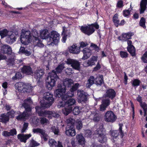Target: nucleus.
I'll return each mask as SVG.
<instances>
[{
    "label": "nucleus",
    "instance_id": "f257e3e1",
    "mask_svg": "<svg viewBox=\"0 0 147 147\" xmlns=\"http://www.w3.org/2000/svg\"><path fill=\"white\" fill-rule=\"evenodd\" d=\"M64 68L63 65L61 64L59 65L55 68V71L53 70L50 75L48 76L46 79L47 81L46 85L47 88L49 90L52 89V88L55 86L56 81L59 80L57 74L61 73Z\"/></svg>",
    "mask_w": 147,
    "mask_h": 147
},
{
    "label": "nucleus",
    "instance_id": "f03ea898",
    "mask_svg": "<svg viewBox=\"0 0 147 147\" xmlns=\"http://www.w3.org/2000/svg\"><path fill=\"white\" fill-rule=\"evenodd\" d=\"M40 36L42 39L49 40L51 43L56 44L59 42L60 35L55 31H52L49 33L48 30L44 29L40 32Z\"/></svg>",
    "mask_w": 147,
    "mask_h": 147
},
{
    "label": "nucleus",
    "instance_id": "7ed1b4c3",
    "mask_svg": "<svg viewBox=\"0 0 147 147\" xmlns=\"http://www.w3.org/2000/svg\"><path fill=\"white\" fill-rule=\"evenodd\" d=\"M53 96V94L49 92L45 93L43 99L40 102L41 107L44 108L49 107L54 101V98Z\"/></svg>",
    "mask_w": 147,
    "mask_h": 147
},
{
    "label": "nucleus",
    "instance_id": "20e7f679",
    "mask_svg": "<svg viewBox=\"0 0 147 147\" xmlns=\"http://www.w3.org/2000/svg\"><path fill=\"white\" fill-rule=\"evenodd\" d=\"M66 122L67 125L65 128V134L68 136H74L76 134L74 127L75 120L71 118L67 119Z\"/></svg>",
    "mask_w": 147,
    "mask_h": 147
},
{
    "label": "nucleus",
    "instance_id": "39448f33",
    "mask_svg": "<svg viewBox=\"0 0 147 147\" xmlns=\"http://www.w3.org/2000/svg\"><path fill=\"white\" fill-rule=\"evenodd\" d=\"M57 88L55 92V94L56 97L60 98L62 100L64 101L69 98L70 95L65 94L66 89H65V86H62L60 84H58Z\"/></svg>",
    "mask_w": 147,
    "mask_h": 147
},
{
    "label": "nucleus",
    "instance_id": "423d86ee",
    "mask_svg": "<svg viewBox=\"0 0 147 147\" xmlns=\"http://www.w3.org/2000/svg\"><path fill=\"white\" fill-rule=\"evenodd\" d=\"M32 36L30 31H22L20 38L21 43L24 45H27L31 42Z\"/></svg>",
    "mask_w": 147,
    "mask_h": 147
},
{
    "label": "nucleus",
    "instance_id": "0eeeda50",
    "mask_svg": "<svg viewBox=\"0 0 147 147\" xmlns=\"http://www.w3.org/2000/svg\"><path fill=\"white\" fill-rule=\"evenodd\" d=\"M119 128L118 130H113L110 131V135L113 138V141H115L114 139H116L119 136H120L121 138H122L124 136V132L122 130V127L123 124L122 123L119 124Z\"/></svg>",
    "mask_w": 147,
    "mask_h": 147
},
{
    "label": "nucleus",
    "instance_id": "6e6552de",
    "mask_svg": "<svg viewBox=\"0 0 147 147\" xmlns=\"http://www.w3.org/2000/svg\"><path fill=\"white\" fill-rule=\"evenodd\" d=\"M95 134L96 135L98 141L102 143L106 142L107 138L104 134L103 128H98L95 131Z\"/></svg>",
    "mask_w": 147,
    "mask_h": 147
},
{
    "label": "nucleus",
    "instance_id": "1a4fd4ad",
    "mask_svg": "<svg viewBox=\"0 0 147 147\" xmlns=\"http://www.w3.org/2000/svg\"><path fill=\"white\" fill-rule=\"evenodd\" d=\"M117 118L116 116L113 112L111 111H107L104 116L105 120L106 121L112 123L115 121Z\"/></svg>",
    "mask_w": 147,
    "mask_h": 147
},
{
    "label": "nucleus",
    "instance_id": "9d476101",
    "mask_svg": "<svg viewBox=\"0 0 147 147\" xmlns=\"http://www.w3.org/2000/svg\"><path fill=\"white\" fill-rule=\"evenodd\" d=\"M77 92L78 102H86L88 100V95L87 93L82 90H78Z\"/></svg>",
    "mask_w": 147,
    "mask_h": 147
},
{
    "label": "nucleus",
    "instance_id": "9b49d317",
    "mask_svg": "<svg viewBox=\"0 0 147 147\" xmlns=\"http://www.w3.org/2000/svg\"><path fill=\"white\" fill-rule=\"evenodd\" d=\"M66 62L67 64L70 65L75 70H79L80 69V63L78 60L68 58Z\"/></svg>",
    "mask_w": 147,
    "mask_h": 147
},
{
    "label": "nucleus",
    "instance_id": "f8f14e48",
    "mask_svg": "<svg viewBox=\"0 0 147 147\" xmlns=\"http://www.w3.org/2000/svg\"><path fill=\"white\" fill-rule=\"evenodd\" d=\"M80 30L82 33L88 36L91 35L95 31L94 28L91 27L90 24L86 26H82Z\"/></svg>",
    "mask_w": 147,
    "mask_h": 147
},
{
    "label": "nucleus",
    "instance_id": "ddd939ff",
    "mask_svg": "<svg viewBox=\"0 0 147 147\" xmlns=\"http://www.w3.org/2000/svg\"><path fill=\"white\" fill-rule=\"evenodd\" d=\"M119 15L117 13H115L113 17L112 21L114 23V25L116 27H117L119 26H123L126 22L124 20H121L120 22V20L118 18Z\"/></svg>",
    "mask_w": 147,
    "mask_h": 147
},
{
    "label": "nucleus",
    "instance_id": "4468645a",
    "mask_svg": "<svg viewBox=\"0 0 147 147\" xmlns=\"http://www.w3.org/2000/svg\"><path fill=\"white\" fill-rule=\"evenodd\" d=\"M16 34L15 33L13 32H10L8 35L6 39L7 42L10 44L13 43L16 40Z\"/></svg>",
    "mask_w": 147,
    "mask_h": 147
},
{
    "label": "nucleus",
    "instance_id": "2eb2a0df",
    "mask_svg": "<svg viewBox=\"0 0 147 147\" xmlns=\"http://www.w3.org/2000/svg\"><path fill=\"white\" fill-rule=\"evenodd\" d=\"M21 71L23 74L31 75L33 74L32 68L29 65H24L21 69Z\"/></svg>",
    "mask_w": 147,
    "mask_h": 147
},
{
    "label": "nucleus",
    "instance_id": "dca6fc26",
    "mask_svg": "<svg viewBox=\"0 0 147 147\" xmlns=\"http://www.w3.org/2000/svg\"><path fill=\"white\" fill-rule=\"evenodd\" d=\"M82 51L83 53V56L82 59L86 60L90 57L92 54V51L90 48H85L82 50Z\"/></svg>",
    "mask_w": 147,
    "mask_h": 147
},
{
    "label": "nucleus",
    "instance_id": "f3484780",
    "mask_svg": "<svg viewBox=\"0 0 147 147\" xmlns=\"http://www.w3.org/2000/svg\"><path fill=\"white\" fill-rule=\"evenodd\" d=\"M116 93L115 90L112 88H109L106 92L105 96L111 100H113L116 96Z\"/></svg>",
    "mask_w": 147,
    "mask_h": 147
},
{
    "label": "nucleus",
    "instance_id": "a211bd4d",
    "mask_svg": "<svg viewBox=\"0 0 147 147\" xmlns=\"http://www.w3.org/2000/svg\"><path fill=\"white\" fill-rule=\"evenodd\" d=\"M1 51L3 54L11 55L12 50L11 47L8 45H4L1 47Z\"/></svg>",
    "mask_w": 147,
    "mask_h": 147
},
{
    "label": "nucleus",
    "instance_id": "6ab92c4d",
    "mask_svg": "<svg viewBox=\"0 0 147 147\" xmlns=\"http://www.w3.org/2000/svg\"><path fill=\"white\" fill-rule=\"evenodd\" d=\"M76 139L79 145L84 146L86 141L82 134H77L76 136Z\"/></svg>",
    "mask_w": 147,
    "mask_h": 147
},
{
    "label": "nucleus",
    "instance_id": "aec40b11",
    "mask_svg": "<svg viewBox=\"0 0 147 147\" xmlns=\"http://www.w3.org/2000/svg\"><path fill=\"white\" fill-rule=\"evenodd\" d=\"M45 72L43 69H38L36 70L34 72V77L35 79L39 80L42 78Z\"/></svg>",
    "mask_w": 147,
    "mask_h": 147
},
{
    "label": "nucleus",
    "instance_id": "412c9836",
    "mask_svg": "<svg viewBox=\"0 0 147 147\" xmlns=\"http://www.w3.org/2000/svg\"><path fill=\"white\" fill-rule=\"evenodd\" d=\"M70 53L73 54H78L80 52V47L78 46L76 44H73L68 48Z\"/></svg>",
    "mask_w": 147,
    "mask_h": 147
},
{
    "label": "nucleus",
    "instance_id": "4be33fe9",
    "mask_svg": "<svg viewBox=\"0 0 147 147\" xmlns=\"http://www.w3.org/2000/svg\"><path fill=\"white\" fill-rule=\"evenodd\" d=\"M32 135L30 134H19L17 136V137L18 140L21 142H23L26 143V140L29 138Z\"/></svg>",
    "mask_w": 147,
    "mask_h": 147
},
{
    "label": "nucleus",
    "instance_id": "5701e85b",
    "mask_svg": "<svg viewBox=\"0 0 147 147\" xmlns=\"http://www.w3.org/2000/svg\"><path fill=\"white\" fill-rule=\"evenodd\" d=\"M73 83V80L71 79L66 78L63 82H62L60 84L62 86H65V89H66V87H70Z\"/></svg>",
    "mask_w": 147,
    "mask_h": 147
},
{
    "label": "nucleus",
    "instance_id": "b1692460",
    "mask_svg": "<svg viewBox=\"0 0 147 147\" xmlns=\"http://www.w3.org/2000/svg\"><path fill=\"white\" fill-rule=\"evenodd\" d=\"M76 103V101L75 100L74 98H71L65 102L64 106L65 107H71V109H73Z\"/></svg>",
    "mask_w": 147,
    "mask_h": 147
},
{
    "label": "nucleus",
    "instance_id": "393cba45",
    "mask_svg": "<svg viewBox=\"0 0 147 147\" xmlns=\"http://www.w3.org/2000/svg\"><path fill=\"white\" fill-rule=\"evenodd\" d=\"M22 106L25 109V111L23 112H25L27 116L29 117L30 116V113H31L32 110V109L30 107V105L24 102L22 104Z\"/></svg>",
    "mask_w": 147,
    "mask_h": 147
},
{
    "label": "nucleus",
    "instance_id": "a878e982",
    "mask_svg": "<svg viewBox=\"0 0 147 147\" xmlns=\"http://www.w3.org/2000/svg\"><path fill=\"white\" fill-rule=\"evenodd\" d=\"M9 120V117L5 113H3L0 115V122L6 124Z\"/></svg>",
    "mask_w": 147,
    "mask_h": 147
},
{
    "label": "nucleus",
    "instance_id": "bb28decb",
    "mask_svg": "<svg viewBox=\"0 0 147 147\" xmlns=\"http://www.w3.org/2000/svg\"><path fill=\"white\" fill-rule=\"evenodd\" d=\"M28 117V116L25 113V112H23L22 113H21L19 111V114L18 116H16V118L18 121H25Z\"/></svg>",
    "mask_w": 147,
    "mask_h": 147
},
{
    "label": "nucleus",
    "instance_id": "cd10ccee",
    "mask_svg": "<svg viewBox=\"0 0 147 147\" xmlns=\"http://www.w3.org/2000/svg\"><path fill=\"white\" fill-rule=\"evenodd\" d=\"M95 83L97 85L101 86L104 83L103 76L102 75L97 76L95 79Z\"/></svg>",
    "mask_w": 147,
    "mask_h": 147
},
{
    "label": "nucleus",
    "instance_id": "c85d7f7f",
    "mask_svg": "<svg viewBox=\"0 0 147 147\" xmlns=\"http://www.w3.org/2000/svg\"><path fill=\"white\" fill-rule=\"evenodd\" d=\"M127 51L132 57H135L136 55V49L134 46H127Z\"/></svg>",
    "mask_w": 147,
    "mask_h": 147
},
{
    "label": "nucleus",
    "instance_id": "c756f323",
    "mask_svg": "<svg viewBox=\"0 0 147 147\" xmlns=\"http://www.w3.org/2000/svg\"><path fill=\"white\" fill-rule=\"evenodd\" d=\"M25 84L22 82H19L16 84L15 85L19 92H23L24 86Z\"/></svg>",
    "mask_w": 147,
    "mask_h": 147
},
{
    "label": "nucleus",
    "instance_id": "7c9ffc66",
    "mask_svg": "<svg viewBox=\"0 0 147 147\" xmlns=\"http://www.w3.org/2000/svg\"><path fill=\"white\" fill-rule=\"evenodd\" d=\"M94 80L95 78L94 76H90L87 82L86 87L88 88H90L91 86L94 84Z\"/></svg>",
    "mask_w": 147,
    "mask_h": 147
},
{
    "label": "nucleus",
    "instance_id": "2f4dec72",
    "mask_svg": "<svg viewBox=\"0 0 147 147\" xmlns=\"http://www.w3.org/2000/svg\"><path fill=\"white\" fill-rule=\"evenodd\" d=\"M32 36L34 38L35 40L36 41H38V42L40 40L39 38V34L38 31L35 29L32 30L31 33Z\"/></svg>",
    "mask_w": 147,
    "mask_h": 147
},
{
    "label": "nucleus",
    "instance_id": "473e14b6",
    "mask_svg": "<svg viewBox=\"0 0 147 147\" xmlns=\"http://www.w3.org/2000/svg\"><path fill=\"white\" fill-rule=\"evenodd\" d=\"M132 10V9H130V8H129L128 9H125L123 10V15L125 17L127 18H129L131 16V11Z\"/></svg>",
    "mask_w": 147,
    "mask_h": 147
},
{
    "label": "nucleus",
    "instance_id": "72a5a7b5",
    "mask_svg": "<svg viewBox=\"0 0 147 147\" xmlns=\"http://www.w3.org/2000/svg\"><path fill=\"white\" fill-rule=\"evenodd\" d=\"M51 112L50 111H42L41 110L37 114H38L39 116L47 117L48 114H50Z\"/></svg>",
    "mask_w": 147,
    "mask_h": 147
},
{
    "label": "nucleus",
    "instance_id": "f704fd0d",
    "mask_svg": "<svg viewBox=\"0 0 147 147\" xmlns=\"http://www.w3.org/2000/svg\"><path fill=\"white\" fill-rule=\"evenodd\" d=\"M79 86V84L78 83H76L70 89V90L72 93L71 94V96L70 95V96H69V97H71L74 96V92L78 90Z\"/></svg>",
    "mask_w": 147,
    "mask_h": 147
},
{
    "label": "nucleus",
    "instance_id": "c9c22d12",
    "mask_svg": "<svg viewBox=\"0 0 147 147\" xmlns=\"http://www.w3.org/2000/svg\"><path fill=\"white\" fill-rule=\"evenodd\" d=\"M32 132L34 133H39L43 136H45V131L42 129L40 128L33 129H32Z\"/></svg>",
    "mask_w": 147,
    "mask_h": 147
},
{
    "label": "nucleus",
    "instance_id": "e433bc0d",
    "mask_svg": "<svg viewBox=\"0 0 147 147\" xmlns=\"http://www.w3.org/2000/svg\"><path fill=\"white\" fill-rule=\"evenodd\" d=\"M75 125L77 129L80 130L82 127V122L81 120H78L76 121Z\"/></svg>",
    "mask_w": 147,
    "mask_h": 147
},
{
    "label": "nucleus",
    "instance_id": "4c0bfd02",
    "mask_svg": "<svg viewBox=\"0 0 147 147\" xmlns=\"http://www.w3.org/2000/svg\"><path fill=\"white\" fill-rule=\"evenodd\" d=\"M9 31L6 29H4L0 31V35L3 38L8 35Z\"/></svg>",
    "mask_w": 147,
    "mask_h": 147
},
{
    "label": "nucleus",
    "instance_id": "58836bf2",
    "mask_svg": "<svg viewBox=\"0 0 147 147\" xmlns=\"http://www.w3.org/2000/svg\"><path fill=\"white\" fill-rule=\"evenodd\" d=\"M65 108L63 110V113L66 116L68 115L72 111L73 109L71 107H65Z\"/></svg>",
    "mask_w": 147,
    "mask_h": 147
},
{
    "label": "nucleus",
    "instance_id": "ea45409f",
    "mask_svg": "<svg viewBox=\"0 0 147 147\" xmlns=\"http://www.w3.org/2000/svg\"><path fill=\"white\" fill-rule=\"evenodd\" d=\"M146 20L145 19L144 17L141 18L139 22V24L140 26L143 27L145 29L146 28L145 24Z\"/></svg>",
    "mask_w": 147,
    "mask_h": 147
},
{
    "label": "nucleus",
    "instance_id": "a19ab883",
    "mask_svg": "<svg viewBox=\"0 0 147 147\" xmlns=\"http://www.w3.org/2000/svg\"><path fill=\"white\" fill-rule=\"evenodd\" d=\"M39 118L40 122L42 125H47L49 122L48 120L45 117H40Z\"/></svg>",
    "mask_w": 147,
    "mask_h": 147
},
{
    "label": "nucleus",
    "instance_id": "79ce46f5",
    "mask_svg": "<svg viewBox=\"0 0 147 147\" xmlns=\"http://www.w3.org/2000/svg\"><path fill=\"white\" fill-rule=\"evenodd\" d=\"M49 143L50 147H57V142L53 139H49Z\"/></svg>",
    "mask_w": 147,
    "mask_h": 147
},
{
    "label": "nucleus",
    "instance_id": "37998d69",
    "mask_svg": "<svg viewBox=\"0 0 147 147\" xmlns=\"http://www.w3.org/2000/svg\"><path fill=\"white\" fill-rule=\"evenodd\" d=\"M141 82L140 80L136 79L133 80L131 84L132 86L135 87L139 86Z\"/></svg>",
    "mask_w": 147,
    "mask_h": 147
},
{
    "label": "nucleus",
    "instance_id": "c03bdc74",
    "mask_svg": "<svg viewBox=\"0 0 147 147\" xmlns=\"http://www.w3.org/2000/svg\"><path fill=\"white\" fill-rule=\"evenodd\" d=\"M100 119L101 117L100 115L96 113L94 116L93 121L95 122H98L100 121Z\"/></svg>",
    "mask_w": 147,
    "mask_h": 147
},
{
    "label": "nucleus",
    "instance_id": "a18cd8bd",
    "mask_svg": "<svg viewBox=\"0 0 147 147\" xmlns=\"http://www.w3.org/2000/svg\"><path fill=\"white\" fill-rule=\"evenodd\" d=\"M24 87L23 92H29L31 90V87L29 85V84H25Z\"/></svg>",
    "mask_w": 147,
    "mask_h": 147
},
{
    "label": "nucleus",
    "instance_id": "49530a36",
    "mask_svg": "<svg viewBox=\"0 0 147 147\" xmlns=\"http://www.w3.org/2000/svg\"><path fill=\"white\" fill-rule=\"evenodd\" d=\"M140 105L143 109L145 115H146L147 111V104L145 102H144L140 104Z\"/></svg>",
    "mask_w": 147,
    "mask_h": 147
},
{
    "label": "nucleus",
    "instance_id": "de8ad7c7",
    "mask_svg": "<svg viewBox=\"0 0 147 147\" xmlns=\"http://www.w3.org/2000/svg\"><path fill=\"white\" fill-rule=\"evenodd\" d=\"M80 112V110L79 109V107L78 106H76L75 107L73 110V113L75 115H78Z\"/></svg>",
    "mask_w": 147,
    "mask_h": 147
},
{
    "label": "nucleus",
    "instance_id": "09e8293b",
    "mask_svg": "<svg viewBox=\"0 0 147 147\" xmlns=\"http://www.w3.org/2000/svg\"><path fill=\"white\" fill-rule=\"evenodd\" d=\"M22 78V75L20 73H16L15 76L12 78L13 80H16L17 79H20Z\"/></svg>",
    "mask_w": 147,
    "mask_h": 147
},
{
    "label": "nucleus",
    "instance_id": "8fccbe9b",
    "mask_svg": "<svg viewBox=\"0 0 147 147\" xmlns=\"http://www.w3.org/2000/svg\"><path fill=\"white\" fill-rule=\"evenodd\" d=\"M90 47L93 48V49L95 51L98 52L100 50L99 47L96 44L93 43L91 44Z\"/></svg>",
    "mask_w": 147,
    "mask_h": 147
},
{
    "label": "nucleus",
    "instance_id": "3c124183",
    "mask_svg": "<svg viewBox=\"0 0 147 147\" xmlns=\"http://www.w3.org/2000/svg\"><path fill=\"white\" fill-rule=\"evenodd\" d=\"M141 59L144 63H147V51L141 57Z\"/></svg>",
    "mask_w": 147,
    "mask_h": 147
},
{
    "label": "nucleus",
    "instance_id": "603ef678",
    "mask_svg": "<svg viewBox=\"0 0 147 147\" xmlns=\"http://www.w3.org/2000/svg\"><path fill=\"white\" fill-rule=\"evenodd\" d=\"M102 103L107 107L110 105V101L108 99H105L102 100Z\"/></svg>",
    "mask_w": 147,
    "mask_h": 147
},
{
    "label": "nucleus",
    "instance_id": "864d4df0",
    "mask_svg": "<svg viewBox=\"0 0 147 147\" xmlns=\"http://www.w3.org/2000/svg\"><path fill=\"white\" fill-rule=\"evenodd\" d=\"M101 68V66L100 63V61H98L96 66L93 68V71H96L99 70Z\"/></svg>",
    "mask_w": 147,
    "mask_h": 147
},
{
    "label": "nucleus",
    "instance_id": "5fc2aeb1",
    "mask_svg": "<svg viewBox=\"0 0 147 147\" xmlns=\"http://www.w3.org/2000/svg\"><path fill=\"white\" fill-rule=\"evenodd\" d=\"M51 113L50 114H48V117L49 118L50 117H57L59 116V114L57 113H55L54 111H50Z\"/></svg>",
    "mask_w": 147,
    "mask_h": 147
},
{
    "label": "nucleus",
    "instance_id": "6e6d98bb",
    "mask_svg": "<svg viewBox=\"0 0 147 147\" xmlns=\"http://www.w3.org/2000/svg\"><path fill=\"white\" fill-rule=\"evenodd\" d=\"M120 55L121 58H126L128 57V54L126 52L121 51L120 52Z\"/></svg>",
    "mask_w": 147,
    "mask_h": 147
},
{
    "label": "nucleus",
    "instance_id": "4d7b16f0",
    "mask_svg": "<svg viewBox=\"0 0 147 147\" xmlns=\"http://www.w3.org/2000/svg\"><path fill=\"white\" fill-rule=\"evenodd\" d=\"M28 126V123L26 122H24L23 125V128L21 130L22 133H23L27 129Z\"/></svg>",
    "mask_w": 147,
    "mask_h": 147
},
{
    "label": "nucleus",
    "instance_id": "13d9d810",
    "mask_svg": "<svg viewBox=\"0 0 147 147\" xmlns=\"http://www.w3.org/2000/svg\"><path fill=\"white\" fill-rule=\"evenodd\" d=\"M52 131L55 135H57L59 133V129L57 127L55 126H52L51 128Z\"/></svg>",
    "mask_w": 147,
    "mask_h": 147
},
{
    "label": "nucleus",
    "instance_id": "bf43d9fd",
    "mask_svg": "<svg viewBox=\"0 0 147 147\" xmlns=\"http://www.w3.org/2000/svg\"><path fill=\"white\" fill-rule=\"evenodd\" d=\"M146 6L140 5V13H143L146 9Z\"/></svg>",
    "mask_w": 147,
    "mask_h": 147
},
{
    "label": "nucleus",
    "instance_id": "052dcab7",
    "mask_svg": "<svg viewBox=\"0 0 147 147\" xmlns=\"http://www.w3.org/2000/svg\"><path fill=\"white\" fill-rule=\"evenodd\" d=\"M124 5L123 4V1L120 0L119 1L117 4V7L119 8H121L123 7Z\"/></svg>",
    "mask_w": 147,
    "mask_h": 147
},
{
    "label": "nucleus",
    "instance_id": "680f3d73",
    "mask_svg": "<svg viewBox=\"0 0 147 147\" xmlns=\"http://www.w3.org/2000/svg\"><path fill=\"white\" fill-rule=\"evenodd\" d=\"M9 134L10 136H14V135H16L17 133V131L16 129L13 128L10 130Z\"/></svg>",
    "mask_w": 147,
    "mask_h": 147
},
{
    "label": "nucleus",
    "instance_id": "e2e57ef3",
    "mask_svg": "<svg viewBox=\"0 0 147 147\" xmlns=\"http://www.w3.org/2000/svg\"><path fill=\"white\" fill-rule=\"evenodd\" d=\"M63 31L62 34L63 35H65V34L68 36L69 34V33L67 32L68 30L67 28L65 26H63L62 27Z\"/></svg>",
    "mask_w": 147,
    "mask_h": 147
},
{
    "label": "nucleus",
    "instance_id": "0e129e2a",
    "mask_svg": "<svg viewBox=\"0 0 147 147\" xmlns=\"http://www.w3.org/2000/svg\"><path fill=\"white\" fill-rule=\"evenodd\" d=\"M90 25L91 27H92L93 28L94 27L96 29H98L99 28V25L97 22H95Z\"/></svg>",
    "mask_w": 147,
    "mask_h": 147
},
{
    "label": "nucleus",
    "instance_id": "69168bd1",
    "mask_svg": "<svg viewBox=\"0 0 147 147\" xmlns=\"http://www.w3.org/2000/svg\"><path fill=\"white\" fill-rule=\"evenodd\" d=\"M87 63L88 65L90 66H92L95 64V62L90 59V60H88Z\"/></svg>",
    "mask_w": 147,
    "mask_h": 147
},
{
    "label": "nucleus",
    "instance_id": "338daca9",
    "mask_svg": "<svg viewBox=\"0 0 147 147\" xmlns=\"http://www.w3.org/2000/svg\"><path fill=\"white\" fill-rule=\"evenodd\" d=\"M80 45L79 47H80V48H83L86 47L88 45V44L87 42L85 43L83 41H82L80 42Z\"/></svg>",
    "mask_w": 147,
    "mask_h": 147
},
{
    "label": "nucleus",
    "instance_id": "774afa93",
    "mask_svg": "<svg viewBox=\"0 0 147 147\" xmlns=\"http://www.w3.org/2000/svg\"><path fill=\"white\" fill-rule=\"evenodd\" d=\"M19 51L20 52L22 53H26V52H28V51L25 50V48L24 47H20Z\"/></svg>",
    "mask_w": 147,
    "mask_h": 147
}]
</instances>
